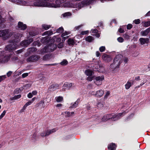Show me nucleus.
Instances as JSON below:
<instances>
[{
  "label": "nucleus",
  "instance_id": "nucleus-7",
  "mask_svg": "<svg viewBox=\"0 0 150 150\" xmlns=\"http://www.w3.org/2000/svg\"><path fill=\"white\" fill-rule=\"evenodd\" d=\"M66 1L65 0H57L55 3L56 4L51 3V7L57 8L59 7L61 5Z\"/></svg>",
  "mask_w": 150,
  "mask_h": 150
},
{
  "label": "nucleus",
  "instance_id": "nucleus-52",
  "mask_svg": "<svg viewBox=\"0 0 150 150\" xmlns=\"http://www.w3.org/2000/svg\"><path fill=\"white\" fill-rule=\"evenodd\" d=\"M29 51H31L32 52L35 51L36 50V49L35 47H32L29 49Z\"/></svg>",
  "mask_w": 150,
  "mask_h": 150
},
{
  "label": "nucleus",
  "instance_id": "nucleus-20",
  "mask_svg": "<svg viewBox=\"0 0 150 150\" xmlns=\"http://www.w3.org/2000/svg\"><path fill=\"white\" fill-rule=\"evenodd\" d=\"M116 146L115 144L111 143L108 146L109 150H115Z\"/></svg>",
  "mask_w": 150,
  "mask_h": 150
},
{
  "label": "nucleus",
  "instance_id": "nucleus-13",
  "mask_svg": "<svg viewBox=\"0 0 150 150\" xmlns=\"http://www.w3.org/2000/svg\"><path fill=\"white\" fill-rule=\"evenodd\" d=\"M47 47V51L48 52H50L53 51L55 50L56 48V46L54 44H52L50 45Z\"/></svg>",
  "mask_w": 150,
  "mask_h": 150
},
{
  "label": "nucleus",
  "instance_id": "nucleus-2",
  "mask_svg": "<svg viewBox=\"0 0 150 150\" xmlns=\"http://www.w3.org/2000/svg\"><path fill=\"white\" fill-rule=\"evenodd\" d=\"M122 57V56L121 54L116 55L113 60V63L110 65V68L113 70L118 68L123 61Z\"/></svg>",
  "mask_w": 150,
  "mask_h": 150
},
{
  "label": "nucleus",
  "instance_id": "nucleus-12",
  "mask_svg": "<svg viewBox=\"0 0 150 150\" xmlns=\"http://www.w3.org/2000/svg\"><path fill=\"white\" fill-rule=\"evenodd\" d=\"M102 58L106 62H109L111 61L112 58L111 57L106 54H104L102 56Z\"/></svg>",
  "mask_w": 150,
  "mask_h": 150
},
{
  "label": "nucleus",
  "instance_id": "nucleus-9",
  "mask_svg": "<svg viewBox=\"0 0 150 150\" xmlns=\"http://www.w3.org/2000/svg\"><path fill=\"white\" fill-rule=\"evenodd\" d=\"M104 79L103 76H98L96 77V81H95V83L98 85H100L102 84V81Z\"/></svg>",
  "mask_w": 150,
  "mask_h": 150
},
{
  "label": "nucleus",
  "instance_id": "nucleus-22",
  "mask_svg": "<svg viewBox=\"0 0 150 150\" xmlns=\"http://www.w3.org/2000/svg\"><path fill=\"white\" fill-rule=\"evenodd\" d=\"M103 91L102 89H100L97 91L95 95H96L98 97H100L103 95Z\"/></svg>",
  "mask_w": 150,
  "mask_h": 150
},
{
  "label": "nucleus",
  "instance_id": "nucleus-64",
  "mask_svg": "<svg viewBox=\"0 0 150 150\" xmlns=\"http://www.w3.org/2000/svg\"><path fill=\"white\" fill-rule=\"evenodd\" d=\"M27 107V106L25 104L24 105V106H23L22 109L21 110L22 111V112L23 111L25 110V109Z\"/></svg>",
  "mask_w": 150,
  "mask_h": 150
},
{
  "label": "nucleus",
  "instance_id": "nucleus-25",
  "mask_svg": "<svg viewBox=\"0 0 150 150\" xmlns=\"http://www.w3.org/2000/svg\"><path fill=\"white\" fill-rule=\"evenodd\" d=\"M47 52H48L47 51V47H45L40 50V52L39 53L42 54H43Z\"/></svg>",
  "mask_w": 150,
  "mask_h": 150
},
{
  "label": "nucleus",
  "instance_id": "nucleus-63",
  "mask_svg": "<svg viewBox=\"0 0 150 150\" xmlns=\"http://www.w3.org/2000/svg\"><path fill=\"white\" fill-rule=\"evenodd\" d=\"M32 103V102L30 101L27 102L25 105L27 106L29 105H30Z\"/></svg>",
  "mask_w": 150,
  "mask_h": 150
},
{
  "label": "nucleus",
  "instance_id": "nucleus-55",
  "mask_svg": "<svg viewBox=\"0 0 150 150\" xmlns=\"http://www.w3.org/2000/svg\"><path fill=\"white\" fill-rule=\"evenodd\" d=\"M92 33H96L98 32V30L96 29L92 30L91 31Z\"/></svg>",
  "mask_w": 150,
  "mask_h": 150
},
{
  "label": "nucleus",
  "instance_id": "nucleus-23",
  "mask_svg": "<svg viewBox=\"0 0 150 150\" xmlns=\"http://www.w3.org/2000/svg\"><path fill=\"white\" fill-rule=\"evenodd\" d=\"M98 65L97 64H93L91 66V67L93 69V71H98Z\"/></svg>",
  "mask_w": 150,
  "mask_h": 150
},
{
  "label": "nucleus",
  "instance_id": "nucleus-34",
  "mask_svg": "<svg viewBox=\"0 0 150 150\" xmlns=\"http://www.w3.org/2000/svg\"><path fill=\"white\" fill-rule=\"evenodd\" d=\"M50 59V55L49 54H45L43 57V60L45 61L49 60Z\"/></svg>",
  "mask_w": 150,
  "mask_h": 150
},
{
  "label": "nucleus",
  "instance_id": "nucleus-38",
  "mask_svg": "<svg viewBox=\"0 0 150 150\" xmlns=\"http://www.w3.org/2000/svg\"><path fill=\"white\" fill-rule=\"evenodd\" d=\"M131 86V83L129 81H128L125 85V88L127 89H129Z\"/></svg>",
  "mask_w": 150,
  "mask_h": 150
},
{
  "label": "nucleus",
  "instance_id": "nucleus-54",
  "mask_svg": "<svg viewBox=\"0 0 150 150\" xmlns=\"http://www.w3.org/2000/svg\"><path fill=\"white\" fill-rule=\"evenodd\" d=\"M110 94V92L109 91H108L107 92L104 98H107L109 96Z\"/></svg>",
  "mask_w": 150,
  "mask_h": 150
},
{
  "label": "nucleus",
  "instance_id": "nucleus-29",
  "mask_svg": "<svg viewBox=\"0 0 150 150\" xmlns=\"http://www.w3.org/2000/svg\"><path fill=\"white\" fill-rule=\"evenodd\" d=\"M38 106H41L42 108H44L45 107V105H44V100H41L38 104Z\"/></svg>",
  "mask_w": 150,
  "mask_h": 150
},
{
  "label": "nucleus",
  "instance_id": "nucleus-59",
  "mask_svg": "<svg viewBox=\"0 0 150 150\" xmlns=\"http://www.w3.org/2000/svg\"><path fill=\"white\" fill-rule=\"evenodd\" d=\"M93 77H88L87 78V80L88 81H91L93 79Z\"/></svg>",
  "mask_w": 150,
  "mask_h": 150
},
{
  "label": "nucleus",
  "instance_id": "nucleus-58",
  "mask_svg": "<svg viewBox=\"0 0 150 150\" xmlns=\"http://www.w3.org/2000/svg\"><path fill=\"white\" fill-rule=\"evenodd\" d=\"M28 73H25L22 74V77L23 78H25V77L28 76Z\"/></svg>",
  "mask_w": 150,
  "mask_h": 150
},
{
  "label": "nucleus",
  "instance_id": "nucleus-44",
  "mask_svg": "<svg viewBox=\"0 0 150 150\" xmlns=\"http://www.w3.org/2000/svg\"><path fill=\"white\" fill-rule=\"evenodd\" d=\"M105 47L104 46H101L99 48V50L100 52H104L105 50Z\"/></svg>",
  "mask_w": 150,
  "mask_h": 150
},
{
  "label": "nucleus",
  "instance_id": "nucleus-30",
  "mask_svg": "<svg viewBox=\"0 0 150 150\" xmlns=\"http://www.w3.org/2000/svg\"><path fill=\"white\" fill-rule=\"evenodd\" d=\"M21 97V95H18L16 96H15L11 98H10V99L11 100H16L20 98Z\"/></svg>",
  "mask_w": 150,
  "mask_h": 150
},
{
  "label": "nucleus",
  "instance_id": "nucleus-4",
  "mask_svg": "<svg viewBox=\"0 0 150 150\" xmlns=\"http://www.w3.org/2000/svg\"><path fill=\"white\" fill-rule=\"evenodd\" d=\"M33 5L35 6L38 7H51V3L45 1V0H40L38 2H35Z\"/></svg>",
  "mask_w": 150,
  "mask_h": 150
},
{
  "label": "nucleus",
  "instance_id": "nucleus-40",
  "mask_svg": "<svg viewBox=\"0 0 150 150\" xmlns=\"http://www.w3.org/2000/svg\"><path fill=\"white\" fill-rule=\"evenodd\" d=\"M68 64L67 61L65 59L63 60L60 63L61 65H65Z\"/></svg>",
  "mask_w": 150,
  "mask_h": 150
},
{
  "label": "nucleus",
  "instance_id": "nucleus-18",
  "mask_svg": "<svg viewBox=\"0 0 150 150\" xmlns=\"http://www.w3.org/2000/svg\"><path fill=\"white\" fill-rule=\"evenodd\" d=\"M150 32V27L147 28L145 30L142 31L140 34L142 36H146Z\"/></svg>",
  "mask_w": 150,
  "mask_h": 150
},
{
  "label": "nucleus",
  "instance_id": "nucleus-19",
  "mask_svg": "<svg viewBox=\"0 0 150 150\" xmlns=\"http://www.w3.org/2000/svg\"><path fill=\"white\" fill-rule=\"evenodd\" d=\"M18 26L21 30H25L27 28V26L25 24H24L23 23L19 22L18 23Z\"/></svg>",
  "mask_w": 150,
  "mask_h": 150
},
{
  "label": "nucleus",
  "instance_id": "nucleus-14",
  "mask_svg": "<svg viewBox=\"0 0 150 150\" xmlns=\"http://www.w3.org/2000/svg\"><path fill=\"white\" fill-rule=\"evenodd\" d=\"M33 40L31 39L27 40H25L22 42L21 44L22 46L26 47Z\"/></svg>",
  "mask_w": 150,
  "mask_h": 150
},
{
  "label": "nucleus",
  "instance_id": "nucleus-5",
  "mask_svg": "<svg viewBox=\"0 0 150 150\" xmlns=\"http://www.w3.org/2000/svg\"><path fill=\"white\" fill-rule=\"evenodd\" d=\"M84 4L83 2H81L78 4H74L73 3L70 2H67L64 4V6H66L69 7H72L74 8H78L79 9L81 8L83 6Z\"/></svg>",
  "mask_w": 150,
  "mask_h": 150
},
{
  "label": "nucleus",
  "instance_id": "nucleus-15",
  "mask_svg": "<svg viewBox=\"0 0 150 150\" xmlns=\"http://www.w3.org/2000/svg\"><path fill=\"white\" fill-rule=\"evenodd\" d=\"M139 41L141 44L144 45L145 43H148L149 42V39L148 38H141L139 39Z\"/></svg>",
  "mask_w": 150,
  "mask_h": 150
},
{
  "label": "nucleus",
  "instance_id": "nucleus-26",
  "mask_svg": "<svg viewBox=\"0 0 150 150\" xmlns=\"http://www.w3.org/2000/svg\"><path fill=\"white\" fill-rule=\"evenodd\" d=\"M79 102L77 101H76L69 107V108H76Z\"/></svg>",
  "mask_w": 150,
  "mask_h": 150
},
{
  "label": "nucleus",
  "instance_id": "nucleus-10",
  "mask_svg": "<svg viewBox=\"0 0 150 150\" xmlns=\"http://www.w3.org/2000/svg\"><path fill=\"white\" fill-rule=\"evenodd\" d=\"M10 57L9 56H2L0 57L1 63L7 62L9 59Z\"/></svg>",
  "mask_w": 150,
  "mask_h": 150
},
{
  "label": "nucleus",
  "instance_id": "nucleus-53",
  "mask_svg": "<svg viewBox=\"0 0 150 150\" xmlns=\"http://www.w3.org/2000/svg\"><path fill=\"white\" fill-rule=\"evenodd\" d=\"M83 25H79V26H76L74 28L75 30H78L81 27H82L83 26Z\"/></svg>",
  "mask_w": 150,
  "mask_h": 150
},
{
  "label": "nucleus",
  "instance_id": "nucleus-46",
  "mask_svg": "<svg viewBox=\"0 0 150 150\" xmlns=\"http://www.w3.org/2000/svg\"><path fill=\"white\" fill-rule=\"evenodd\" d=\"M118 41L120 42H122L124 41V39L122 37H120L117 39Z\"/></svg>",
  "mask_w": 150,
  "mask_h": 150
},
{
  "label": "nucleus",
  "instance_id": "nucleus-42",
  "mask_svg": "<svg viewBox=\"0 0 150 150\" xmlns=\"http://www.w3.org/2000/svg\"><path fill=\"white\" fill-rule=\"evenodd\" d=\"M64 114H65V116L66 117H69L71 116L70 114V112H64Z\"/></svg>",
  "mask_w": 150,
  "mask_h": 150
},
{
  "label": "nucleus",
  "instance_id": "nucleus-51",
  "mask_svg": "<svg viewBox=\"0 0 150 150\" xmlns=\"http://www.w3.org/2000/svg\"><path fill=\"white\" fill-rule=\"evenodd\" d=\"M88 33V30L84 31L82 32L81 34L82 35H86Z\"/></svg>",
  "mask_w": 150,
  "mask_h": 150
},
{
  "label": "nucleus",
  "instance_id": "nucleus-6",
  "mask_svg": "<svg viewBox=\"0 0 150 150\" xmlns=\"http://www.w3.org/2000/svg\"><path fill=\"white\" fill-rule=\"evenodd\" d=\"M40 57L37 55L31 56L28 57L26 60L28 62H33L37 61L40 58Z\"/></svg>",
  "mask_w": 150,
  "mask_h": 150
},
{
  "label": "nucleus",
  "instance_id": "nucleus-21",
  "mask_svg": "<svg viewBox=\"0 0 150 150\" xmlns=\"http://www.w3.org/2000/svg\"><path fill=\"white\" fill-rule=\"evenodd\" d=\"M57 130L55 129H48L45 131L46 135L47 136H48L52 133L55 132Z\"/></svg>",
  "mask_w": 150,
  "mask_h": 150
},
{
  "label": "nucleus",
  "instance_id": "nucleus-49",
  "mask_svg": "<svg viewBox=\"0 0 150 150\" xmlns=\"http://www.w3.org/2000/svg\"><path fill=\"white\" fill-rule=\"evenodd\" d=\"M134 22L135 24H138L140 23V21L139 19H136L134 21Z\"/></svg>",
  "mask_w": 150,
  "mask_h": 150
},
{
  "label": "nucleus",
  "instance_id": "nucleus-1",
  "mask_svg": "<svg viewBox=\"0 0 150 150\" xmlns=\"http://www.w3.org/2000/svg\"><path fill=\"white\" fill-rule=\"evenodd\" d=\"M13 35V37L15 39H18L22 36L21 34H14L13 32H10L9 30L7 29L0 30V37L2 38L4 40H7ZM12 38L13 39V38L12 37Z\"/></svg>",
  "mask_w": 150,
  "mask_h": 150
},
{
  "label": "nucleus",
  "instance_id": "nucleus-62",
  "mask_svg": "<svg viewBox=\"0 0 150 150\" xmlns=\"http://www.w3.org/2000/svg\"><path fill=\"white\" fill-rule=\"evenodd\" d=\"M33 96L32 94L31 93H30L28 95V97L29 98H31Z\"/></svg>",
  "mask_w": 150,
  "mask_h": 150
},
{
  "label": "nucleus",
  "instance_id": "nucleus-24",
  "mask_svg": "<svg viewBox=\"0 0 150 150\" xmlns=\"http://www.w3.org/2000/svg\"><path fill=\"white\" fill-rule=\"evenodd\" d=\"M94 39V38L91 36H89L87 37L85 39L86 40L89 42H91Z\"/></svg>",
  "mask_w": 150,
  "mask_h": 150
},
{
  "label": "nucleus",
  "instance_id": "nucleus-8",
  "mask_svg": "<svg viewBox=\"0 0 150 150\" xmlns=\"http://www.w3.org/2000/svg\"><path fill=\"white\" fill-rule=\"evenodd\" d=\"M125 112H124L119 113L117 114H112V120L115 121L120 119L122 116V115H124Z\"/></svg>",
  "mask_w": 150,
  "mask_h": 150
},
{
  "label": "nucleus",
  "instance_id": "nucleus-3",
  "mask_svg": "<svg viewBox=\"0 0 150 150\" xmlns=\"http://www.w3.org/2000/svg\"><path fill=\"white\" fill-rule=\"evenodd\" d=\"M17 39H13V40H10L9 41V42L12 43L6 46V50L9 52H11L16 49L17 46V45L15 43L17 42L18 40H16Z\"/></svg>",
  "mask_w": 150,
  "mask_h": 150
},
{
  "label": "nucleus",
  "instance_id": "nucleus-60",
  "mask_svg": "<svg viewBox=\"0 0 150 150\" xmlns=\"http://www.w3.org/2000/svg\"><path fill=\"white\" fill-rule=\"evenodd\" d=\"M132 27V25L131 24H128L127 26V28L128 29H130Z\"/></svg>",
  "mask_w": 150,
  "mask_h": 150
},
{
  "label": "nucleus",
  "instance_id": "nucleus-61",
  "mask_svg": "<svg viewBox=\"0 0 150 150\" xmlns=\"http://www.w3.org/2000/svg\"><path fill=\"white\" fill-rule=\"evenodd\" d=\"M62 44L61 43H59L57 45L58 47L59 48H62Z\"/></svg>",
  "mask_w": 150,
  "mask_h": 150
},
{
  "label": "nucleus",
  "instance_id": "nucleus-16",
  "mask_svg": "<svg viewBox=\"0 0 150 150\" xmlns=\"http://www.w3.org/2000/svg\"><path fill=\"white\" fill-rule=\"evenodd\" d=\"M73 85H74V83H72L68 82H65L64 83L63 86V89L64 88H66L69 89Z\"/></svg>",
  "mask_w": 150,
  "mask_h": 150
},
{
  "label": "nucleus",
  "instance_id": "nucleus-31",
  "mask_svg": "<svg viewBox=\"0 0 150 150\" xmlns=\"http://www.w3.org/2000/svg\"><path fill=\"white\" fill-rule=\"evenodd\" d=\"M70 32L65 31L61 35V36L64 38V40H65L68 38V36L64 37L65 36L67 35L70 34Z\"/></svg>",
  "mask_w": 150,
  "mask_h": 150
},
{
  "label": "nucleus",
  "instance_id": "nucleus-32",
  "mask_svg": "<svg viewBox=\"0 0 150 150\" xmlns=\"http://www.w3.org/2000/svg\"><path fill=\"white\" fill-rule=\"evenodd\" d=\"M97 107L99 108H101L103 106V103L101 101H99L97 104Z\"/></svg>",
  "mask_w": 150,
  "mask_h": 150
},
{
  "label": "nucleus",
  "instance_id": "nucleus-50",
  "mask_svg": "<svg viewBox=\"0 0 150 150\" xmlns=\"http://www.w3.org/2000/svg\"><path fill=\"white\" fill-rule=\"evenodd\" d=\"M70 15L71 13L69 12H67L63 14V16L64 17H65L66 16H69Z\"/></svg>",
  "mask_w": 150,
  "mask_h": 150
},
{
  "label": "nucleus",
  "instance_id": "nucleus-57",
  "mask_svg": "<svg viewBox=\"0 0 150 150\" xmlns=\"http://www.w3.org/2000/svg\"><path fill=\"white\" fill-rule=\"evenodd\" d=\"M12 73V72L11 71H9L7 73V75L8 77L10 76Z\"/></svg>",
  "mask_w": 150,
  "mask_h": 150
},
{
  "label": "nucleus",
  "instance_id": "nucleus-41",
  "mask_svg": "<svg viewBox=\"0 0 150 150\" xmlns=\"http://www.w3.org/2000/svg\"><path fill=\"white\" fill-rule=\"evenodd\" d=\"M37 139V137L36 134L34 133L32 137V139L33 141H35Z\"/></svg>",
  "mask_w": 150,
  "mask_h": 150
},
{
  "label": "nucleus",
  "instance_id": "nucleus-27",
  "mask_svg": "<svg viewBox=\"0 0 150 150\" xmlns=\"http://www.w3.org/2000/svg\"><path fill=\"white\" fill-rule=\"evenodd\" d=\"M142 23L143 26L144 27H146L150 26V21H144L142 22Z\"/></svg>",
  "mask_w": 150,
  "mask_h": 150
},
{
  "label": "nucleus",
  "instance_id": "nucleus-17",
  "mask_svg": "<svg viewBox=\"0 0 150 150\" xmlns=\"http://www.w3.org/2000/svg\"><path fill=\"white\" fill-rule=\"evenodd\" d=\"M59 85L57 84H53L49 87V89L50 91H54L56 89L58 88Z\"/></svg>",
  "mask_w": 150,
  "mask_h": 150
},
{
  "label": "nucleus",
  "instance_id": "nucleus-33",
  "mask_svg": "<svg viewBox=\"0 0 150 150\" xmlns=\"http://www.w3.org/2000/svg\"><path fill=\"white\" fill-rule=\"evenodd\" d=\"M98 66L99 68V69H98V71L100 72H103L104 71V69L103 64L101 65V64H98Z\"/></svg>",
  "mask_w": 150,
  "mask_h": 150
},
{
  "label": "nucleus",
  "instance_id": "nucleus-36",
  "mask_svg": "<svg viewBox=\"0 0 150 150\" xmlns=\"http://www.w3.org/2000/svg\"><path fill=\"white\" fill-rule=\"evenodd\" d=\"M51 27V26L50 25H47V24H43L42 25V27L45 30H47L49 29Z\"/></svg>",
  "mask_w": 150,
  "mask_h": 150
},
{
  "label": "nucleus",
  "instance_id": "nucleus-45",
  "mask_svg": "<svg viewBox=\"0 0 150 150\" xmlns=\"http://www.w3.org/2000/svg\"><path fill=\"white\" fill-rule=\"evenodd\" d=\"M40 135L42 137H44L47 136L46 135V131H43L40 134Z\"/></svg>",
  "mask_w": 150,
  "mask_h": 150
},
{
  "label": "nucleus",
  "instance_id": "nucleus-47",
  "mask_svg": "<svg viewBox=\"0 0 150 150\" xmlns=\"http://www.w3.org/2000/svg\"><path fill=\"white\" fill-rule=\"evenodd\" d=\"M6 77L5 75H3L1 76H0V82L4 80Z\"/></svg>",
  "mask_w": 150,
  "mask_h": 150
},
{
  "label": "nucleus",
  "instance_id": "nucleus-28",
  "mask_svg": "<svg viewBox=\"0 0 150 150\" xmlns=\"http://www.w3.org/2000/svg\"><path fill=\"white\" fill-rule=\"evenodd\" d=\"M63 99V97L61 96H57L55 98L56 101L57 102H60L62 101Z\"/></svg>",
  "mask_w": 150,
  "mask_h": 150
},
{
  "label": "nucleus",
  "instance_id": "nucleus-39",
  "mask_svg": "<svg viewBox=\"0 0 150 150\" xmlns=\"http://www.w3.org/2000/svg\"><path fill=\"white\" fill-rule=\"evenodd\" d=\"M68 44L69 45H73L74 44V41L71 39H69L68 40Z\"/></svg>",
  "mask_w": 150,
  "mask_h": 150
},
{
  "label": "nucleus",
  "instance_id": "nucleus-48",
  "mask_svg": "<svg viewBox=\"0 0 150 150\" xmlns=\"http://www.w3.org/2000/svg\"><path fill=\"white\" fill-rule=\"evenodd\" d=\"M6 113V111L4 110L0 115V119H1L5 115Z\"/></svg>",
  "mask_w": 150,
  "mask_h": 150
},
{
  "label": "nucleus",
  "instance_id": "nucleus-35",
  "mask_svg": "<svg viewBox=\"0 0 150 150\" xmlns=\"http://www.w3.org/2000/svg\"><path fill=\"white\" fill-rule=\"evenodd\" d=\"M85 73L87 76H91L92 75L93 71L89 70H86Z\"/></svg>",
  "mask_w": 150,
  "mask_h": 150
},
{
  "label": "nucleus",
  "instance_id": "nucleus-11",
  "mask_svg": "<svg viewBox=\"0 0 150 150\" xmlns=\"http://www.w3.org/2000/svg\"><path fill=\"white\" fill-rule=\"evenodd\" d=\"M110 119H111L112 120V114L104 115L102 118L101 120L102 122H106Z\"/></svg>",
  "mask_w": 150,
  "mask_h": 150
},
{
  "label": "nucleus",
  "instance_id": "nucleus-56",
  "mask_svg": "<svg viewBox=\"0 0 150 150\" xmlns=\"http://www.w3.org/2000/svg\"><path fill=\"white\" fill-rule=\"evenodd\" d=\"M57 64H58L57 63H55L52 64H46V65L47 66H54L57 65Z\"/></svg>",
  "mask_w": 150,
  "mask_h": 150
},
{
  "label": "nucleus",
  "instance_id": "nucleus-37",
  "mask_svg": "<svg viewBox=\"0 0 150 150\" xmlns=\"http://www.w3.org/2000/svg\"><path fill=\"white\" fill-rule=\"evenodd\" d=\"M53 34V33L52 31H47L45 32V33H44L42 35H52Z\"/></svg>",
  "mask_w": 150,
  "mask_h": 150
},
{
  "label": "nucleus",
  "instance_id": "nucleus-43",
  "mask_svg": "<svg viewBox=\"0 0 150 150\" xmlns=\"http://www.w3.org/2000/svg\"><path fill=\"white\" fill-rule=\"evenodd\" d=\"M63 30L62 27H60L57 29V32L58 33H61L63 31Z\"/></svg>",
  "mask_w": 150,
  "mask_h": 150
}]
</instances>
